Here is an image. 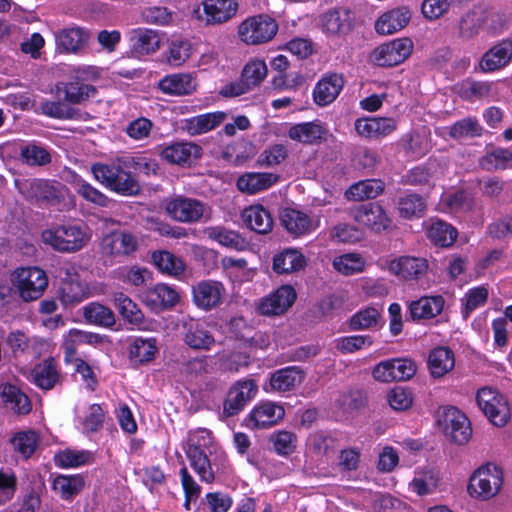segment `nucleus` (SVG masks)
Here are the masks:
<instances>
[{
    "label": "nucleus",
    "instance_id": "nucleus-1",
    "mask_svg": "<svg viewBox=\"0 0 512 512\" xmlns=\"http://www.w3.org/2000/svg\"><path fill=\"white\" fill-rule=\"evenodd\" d=\"M94 179L107 189L123 196H134L140 192L138 180L119 164L97 162L91 165Z\"/></svg>",
    "mask_w": 512,
    "mask_h": 512
},
{
    "label": "nucleus",
    "instance_id": "nucleus-2",
    "mask_svg": "<svg viewBox=\"0 0 512 512\" xmlns=\"http://www.w3.org/2000/svg\"><path fill=\"white\" fill-rule=\"evenodd\" d=\"M210 442L211 433L206 429H198L189 433L184 449L191 468L200 480L206 483H212L215 480V473L208 455Z\"/></svg>",
    "mask_w": 512,
    "mask_h": 512
},
{
    "label": "nucleus",
    "instance_id": "nucleus-3",
    "mask_svg": "<svg viewBox=\"0 0 512 512\" xmlns=\"http://www.w3.org/2000/svg\"><path fill=\"white\" fill-rule=\"evenodd\" d=\"M41 238L59 252L72 253L81 250L90 236L85 225L63 224L44 230Z\"/></svg>",
    "mask_w": 512,
    "mask_h": 512
},
{
    "label": "nucleus",
    "instance_id": "nucleus-4",
    "mask_svg": "<svg viewBox=\"0 0 512 512\" xmlns=\"http://www.w3.org/2000/svg\"><path fill=\"white\" fill-rule=\"evenodd\" d=\"M13 288L24 302L39 299L48 286L46 272L39 267H21L10 277Z\"/></svg>",
    "mask_w": 512,
    "mask_h": 512
},
{
    "label": "nucleus",
    "instance_id": "nucleus-5",
    "mask_svg": "<svg viewBox=\"0 0 512 512\" xmlns=\"http://www.w3.org/2000/svg\"><path fill=\"white\" fill-rule=\"evenodd\" d=\"M503 484L502 470L493 464L478 468L470 478L468 492L472 497L488 500L498 494Z\"/></svg>",
    "mask_w": 512,
    "mask_h": 512
},
{
    "label": "nucleus",
    "instance_id": "nucleus-6",
    "mask_svg": "<svg viewBox=\"0 0 512 512\" xmlns=\"http://www.w3.org/2000/svg\"><path fill=\"white\" fill-rule=\"evenodd\" d=\"M278 23L266 14L248 17L238 26L240 39L248 45H258L272 40L278 32Z\"/></svg>",
    "mask_w": 512,
    "mask_h": 512
},
{
    "label": "nucleus",
    "instance_id": "nucleus-7",
    "mask_svg": "<svg viewBox=\"0 0 512 512\" xmlns=\"http://www.w3.org/2000/svg\"><path fill=\"white\" fill-rule=\"evenodd\" d=\"M437 423L452 442L462 445L471 437L472 429L466 415L454 406H444L438 410Z\"/></svg>",
    "mask_w": 512,
    "mask_h": 512
},
{
    "label": "nucleus",
    "instance_id": "nucleus-8",
    "mask_svg": "<svg viewBox=\"0 0 512 512\" xmlns=\"http://www.w3.org/2000/svg\"><path fill=\"white\" fill-rule=\"evenodd\" d=\"M476 401L489 421L498 427H503L510 418V408L506 398L489 387L478 390Z\"/></svg>",
    "mask_w": 512,
    "mask_h": 512
},
{
    "label": "nucleus",
    "instance_id": "nucleus-9",
    "mask_svg": "<svg viewBox=\"0 0 512 512\" xmlns=\"http://www.w3.org/2000/svg\"><path fill=\"white\" fill-rule=\"evenodd\" d=\"M412 50L413 42L409 38H399L375 48L371 57L378 66H396L404 62Z\"/></svg>",
    "mask_w": 512,
    "mask_h": 512
},
{
    "label": "nucleus",
    "instance_id": "nucleus-10",
    "mask_svg": "<svg viewBox=\"0 0 512 512\" xmlns=\"http://www.w3.org/2000/svg\"><path fill=\"white\" fill-rule=\"evenodd\" d=\"M258 386L253 379L236 381L229 389L224 401L223 414L235 416L256 396Z\"/></svg>",
    "mask_w": 512,
    "mask_h": 512
},
{
    "label": "nucleus",
    "instance_id": "nucleus-11",
    "mask_svg": "<svg viewBox=\"0 0 512 512\" xmlns=\"http://www.w3.org/2000/svg\"><path fill=\"white\" fill-rule=\"evenodd\" d=\"M22 193L39 207H48L59 204L63 200L61 190L48 180L32 179L23 185Z\"/></svg>",
    "mask_w": 512,
    "mask_h": 512
},
{
    "label": "nucleus",
    "instance_id": "nucleus-12",
    "mask_svg": "<svg viewBox=\"0 0 512 512\" xmlns=\"http://www.w3.org/2000/svg\"><path fill=\"white\" fill-rule=\"evenodd\" d=\"M165 209L171 218L182 223L198 222L205 212L200 200L181 195L169 200Z\"/></svg>",
    "mask_w": 512,
    "mask_h": 512
},
{
    "label": "nucleus",
    "instance_id": "nucleus-13",
    "mask_svg": "<svg viewBox=\"0 0 512 512\" xmlns=\"http://www.w3.org/2000/svg\"><path fill=\"white\" fill-rule=\"evenodd\" d=\"M416 364L410 359L382 361L373 369V377L381 382L405 381L416 373Z\"/></svg>",
    "mask_w": 512,
    "mask_h": 512
},
{
    "label": "nucleus",
    "instance_id": "nucleus-14",
    "mask_svg": "<svg viewBox=\"0 0 512 512\" xmlns=\"http://www.w3.org/2000/svg\"><path fill=\"white\" fill-rule=\"evenodd\" d=\"M138 246L134 235L125 231H113L105 235L100 244L102 256L114 259L120 256H126L133 253Z\"/></svg>",
    "mask_w": 512,
    "mask_h": 512
},
{
    "label": "nucleus",
    "instance_id": "nucleus-15",
    "mask_svg": "<svg viewBox=\"0 0 512 512\" xmlns=\"http://www.w3.org/2000/svg\"><path fill=\"white\" fill-rule=\"evenodd\" d=\"M351 215L357 223L366 226L374 232L384 231L391 224V219L378 203L362 204L353 209Z\"/></svg>",
    "mask_w": 512,
    "mask_h": 512
},
{
    "label": "nucleus",
    "instance_id": "nucleus-16",
    "mask_svg": "<svg viewBox=\"0 0 512 512\" xmlns=\"http://www.w3.org/2000/svg\"><path fill=\"white\" fill-rule=\"evenodd\" d=\"M428 261L423 257L400 256L388 264V270L401 280H419L426 275Z\"/></svg>",
    "mask_w": 512,
    "mask_h": 512
},
{
    "label": "nucleus",
    "instance_id": "nucleus-17",
    "mask_svg": "<svg viewBox=\"0 0 512 512\" xmlns=\"http://www.w3.org/2000/svg\"><path fill=\"white\" fill-rule=\"evenodd\" d=\"M183 341L194 350H210L216 339L209 327L203 321L190 319L183 324Z\"/></svg>",
    "mask_w": 512,
    "mask_h": 512
},
{
    "label": "nucleus",
    "instance_id": "nucleus-18",
    "mask_svg": "<svg viewBox=\"0 0 512 512\" xmlns=\"http://www.w3.org/2000/svg\"><path fill=\"white\" fill-rule=\"evenodd\" d=\"M285 416L283 406L265 401L256 405L248 415V426L255 429H268L276 425Z\"/></svg>",
    "mask_w": 512,
    "mask_h": 512
},
{
    "label": "nucleus",
    "instance_id": "nucleus-19",
    "mask_svg": "<svg viewBox=\"0 0 512 512\" xmlns=\"http://www.w3.org/2000/svg\"><path fill=\"white\" fill-rule=\"evenodd\" d=\"M512 61V40L503 39L487 50L479 63L483 72H494L505 68Z\"/></svg>",
    "mask_w": 512,
    "mask_h": 512
},
{
    "label": "nucleus",
    "instance_id": "nucleus-20",
    "mask_svg": "<svg viewBox=\"0 0 512 512\" xmlns=\"http://www.w3.org/2000/svg\"><path fill=\"white\" fill-rule=\"evenodd\" d=\"M489 7L485 5L474 6L462 15L458 22V36L468 41L477 36L489 20Z\"/></svg>",
    "mask_w": 512,
    "mask_h": 512
},
{
    "label": "nucleus",
    "instance_id": "nucleus-21",
    "mask_svg": "<svg viewBox=\"0 0 512 512\" xmlns=\"http://www.w3.org/2000/svg\"><path fill=\"white\" fill-rule=\"evenodd\" d=\"M202 6L206 24L218 25L236 16L239 0H204Z\"/></svg>",
    "mask_w": 512,
    "mask_h": 512
},
{
    "label": "nucleus",
    "instance_id": "nucleus-22",
    "mask_svg": "<svg viewBox=\"0 0 512 512\" xmlns=\"http://www.w3.org/2000/svg\"><path fill=\"white\" fill-rule=\"evenodd\" d=\"M353 12L344 7L331 9L321 16L322 29L329 35H345L352 30Z\"/></svg>",
    "mask_w": 512,
    "mask_h": 512
},
{
    "label": "nucleus",
    "instance_id": "nucleus-23",
    "mask_svg": "<svg viewBox=\"0 0 512 512\" xmlns=\"http://www.w3.org/2000/svg\"><path fill=\"white\" fill-rule=\"evenodd\" d=\"M28 379L42 390H51L62 380L57 361L49 357L36 364Z\"/></svg>",
    "mask_w": 512,
    "mask_h": 512
},
{
    "label": "nucleus",
    "instance_id": "nucleus-24",
    "mask_svg": "<svg viewBox=\"0 0 512 512\" xmlns=\"http://www.w3.org/2000/svg\"><path fill=\"white\" fill-rule=\"evenodd\" d=\"M296 292L290 285H283L266 298L262 299L258 310L262 315H279L292 306Z\"/></svg>",
    "mask_w": 512,
    "mask_h": 512
},
{
    "label": "nucleus",
    "instance_id": "nucleus-25",
    "mask_svg": "<svg viewBox=\"0 0 512 512\" xmlns=\"http://www.w3.org/2000/svg\"><path fill=\"white\" fill-rule=\"evenodd\" d=\"M345 84L342 74L327 73L315 85L313 98L317 105L327 106L340 94Z\"/></svg>",
    "mask_w": 512,
    "mask_h": 512
},
{
    "label": "nucleus",
    "instance_id": "nucleus-26",
    "mask_svg": "<svg viewBox=\"0 0 512 512\" xmlns=\"http://www.w3.org/2000/svg\"><path fill=\"white\" fill-rule=\"evenodd\" d=\"M280 221L287 232L295 237L309 234L318 227V222L309 215L293 208H283Z\"/></svg>",
    "mask_w": 512,
    "mask_h": 512
},
{
    "label": "nucleus",
    "instance_id": "nucleus-27",
    "mask_svg": "<svg viewBox=\"0 0 512 512\" xmlns=\"http://www.w3.org/2000/svg\"><path fill=\"white\" fill-rule=\"evenodd\" d=\"M224 291L221 282L204 280L193 287V299L199 308L210 310L221 303Z\"/></svg>",
    "mask_w": 512,
    "mask_h": 512
},
{
    "label": "nucleus",
    "instance_id": "nucleus-28",
    "mask_svg": "<svg viewBox=\"0 0 512 512\" xmlns=\"http://www.w3.org/2000/svg\"><path fill=\"white\" fill-rule=\"evenodd\" d=\"M410 18L411 13L407 7H398L380 16L375 23V29L381 35H390L403 29Z\"/></svg>",
    "mask_w": 512,
    "mask_h": 512
},
{
    "label": "nucleus",
    "instance_id": "nucleus-29",
    "mask_svg": "<svg viewBox=\"0 0 512 512\" xmlns=\"http://www.w3.org/2000/svg\"><path fill=\"white\" fill-rule=\"evenodd\" d=\"M37 112L59 120H86L87 113L72 107L68 102L45 100L40 103Z\"/></svg>",
    "mask_w": 512,
    "mask_h": 512
},
{
    "label": "nucleus",
    "instance_id": "nucleus-30",
    "mask_svg": "<svg viewBox=\"0 0 512 512\" xmlns=\"http://www.w3.org/2000/svg\"><path fill=\"white\" fill-rule=\"evenodd\" d=\"M196 86L195 79L185 73L170 74L158 82V87L163 93L177 96L191 94Z\"/></svg>",
    "mask_w": 512,
    "mask_h": 512
},
{
    "label": "nucleus",
    "instance_id": "nucleus-31",
    "mask_svg": "<svg viewBox=\"0 0 512 512\" xmlns=\"http://www.w3.org/2000/svg\"><path fill=\"white\" fill-rule=\"evenodd\" d=\"M305 378V372L298 366H289L275 371L270 378L274 391L286 392L300 385Z\"/></svg>",
    "mask_w": 512,
    "mask_h": 512
},
{
    "label": "nucleus",
    "instance_id": "nucleus-32",
    "mask_svg": "<svg viewBox=\"0 0 512 512\" xmlns=\"http://www.w3.org/2000/svg\"><path fill=\"white\" fill-rule=\"evenodd\" d=\"M444 304L445 300L440 295L421 297L410 303V316L413 320L434 318L442 312Z\"/></svg>",
    "mask_w": 512,
    "mask_h": 512
},
{
    "label": "nucleus",
    "instance_id": "nucleus-33",
    "mask_svg": "<svg viewBox=\"0 0 512 512\" xmlns=\"http://www.w3.org/2000/svg\"><path fill=\"white\" fill-rule=\"evenodd\" d=\"M56 90L64 95V100L69 104H81L93 97L97 92L93 85L79 80L60 82L56 85Z\"/></svg>",
    "mask_w": 512,
    "mask_h": 512
},
{
    "label": "nucleus",
    "instance_id": "nucleus-34",
    "mask_svg": "<svg viewBox=\"0 0 512 512\" xmlns=\"http://www.w3.org/2000/svg\"><path fill=\"white\" fill-rule=\"evenodd\" d=\"M242 218L251 230L259 234H267L272 231L273 218L262 205H252L244 209Z\"/></svg>",
    "mask_w": 512,
    "mask_h": 512
},
{
    "label": "nucleus",
    "instance_id": "nucleus-35",
    "mask_svg": "<svg viewBox=\"0 0 512 512\" xmlns=\"http://www.w3.org/2000/svg\"><path fill=\"white\" fill-rule=\"evenodd\" d=\"M179 300L178 293L166 284H157L148 290L144 302L154 310H163L174 306Z\"/></svg>",
    "mask_w": 512,
    "mask_h": 512
},
{
    "label": "nucleus",
    "instance_id": "nucleus-36",
    "mask_svg": "<svg viewBox=\"0 0 512 512\" xmlns=\"http://www.w3.org/2000/svg\"><path fill=\"white\" fill-rule=\"evenodd\" d=\"M455 366L454 353L448 347L434 348L428 357V368L434 378H441Z\"/></svg>",
    "mask_w": 512,
    "mask_h": 512
},
{
    "label": "nucleus",
    "instance_id": "nucleus-37",
    "mask_svg": "<svg viewBox=\"0 0 512 512\" xmlns=\"http://www.w3.org/2000/svg\"><path fill=\"white\" fill-rule=\"evenodd\" d=\"M327 129L320 122H304L292 126L288 136L304 144H314L325 139Z\"/></svg>",
    "mask_w": 512,
    "mask_h": 512
},
{
    "label": "nucleus",
    "instance_id": "nucleus-38",
    "mask_svg": "<svg viewBox=\"0 0 512 512\" xmlns=\"http://www.w3.org/2000/svg\"><path fill=\"white\" fill-rule=\"evenodd\" d=\"M203 233L208 239L233 250L242 251L247 246V242L238 232L223 226L207 227Z\"/></svg>",
    "mask_w": 512,
    "mask_h": 512
},
{
    "label": "nucleus",
    "instance_id": "nucleus-39",
    "mask_svg": "<svg viewBox=\"0 0 512 512\" xmlns=\"http://www.w3.org/2000/svg\"><path fill=\"white\" fill-rule=\"evenodd\" d=\"M277 179L272 173L249 172L238 178L237 187L247 194H256L271 187Z\"/></svg>",
    "mask_w": 512,
    "mask_h": 512
},
{
    "label": "nucleus",
    "instance_id": "nucleus-40",
    "mask_svg": "<svg viewBox=\"0 0 512 512\" xmlns=\"http://www.w3.org/2000/svg\"><path fill=\"white\" fill-rule=\"evenodd\" d=\"M59 295L64 305L74 306L88 297V287L78 276H68L61 283Z\"/></svg>",
    "mask_w": 512,
    "mask_h": 512
},
{
    "label": "nucleus",
    "instance_id": "nucleus-41",
    "mask_svg": "<svg viewBox=\"0 0 512 512\" xmlns=\"http://www.w3.org/2000/svg\"><path fill=\"white\" fill-rule=\"evenodd\" d=\"M226 119V113L224 112H212L201 114L185 120V129L190 135H200L207 133L220 124Z\"/></svg>",
    "mask_w": 512,
    "mask_h": 512
},
{
    "label": "nucleus",
    "instance_id": "nucleus-42",
    "mask_svg": "<svg viewBox=\"0 0 512 512\" xmlns=\"http://www.w3.org/2000/svg\"><path fill=\"white\" fill-rule=\"evenodd\" d=\"M161 156L172 164L182 165L189 163L192 157L198 158L200 147L190 142H176L165 147Z\"/></svg>",
    "mask_w": 512,
    "mask_h": 512
},
{
    "label": "nucleus",
    "instance_id": "nucleus-43",
    "mask_svg": "<svg viewBox=\"0 0 512 512\" xmlns=\"http://www.w3.org/2000/svg\"><path fill=\"white\" fill-rule=\"evenodd\" d=\"M89 34L79 27H70L61 30L56 35V43L66 52H76L88 42Z\"/></svg>",
    "mask_w": 512,
    "mask_h": 512
},
{
    "label": "nucleus",
    "instance_id": "nucleus-44",
    "mask_svg": "<svg viewBox=\"0 0 512 512\" xmlns=\"http://www.w3.org/2000/svg\"><path fill=\"white\" fill-rule=\"evenodd\" d=\"M305 258L296 249H287L273 258V270L278 274H289L303 268Z\"/></svg>",
    "mask_w": 512,
    "mask_h": 512
},
{
    "label": "nucleus",
    "instance_id": "nucleus-45",
    "mask_svg": "<svg viewBox=\"0 0 512 512\" xmlns=\"http://www.w3.org/2000/svg\"><path fill=\"white\" fill-rule=\"evenodd\" d=\"M113 304L120 315L132 325H140L144 321V315L138 305L123 292H114Z\"/></svg>",
    "mask_w": 512,
    "mask_h": 512
},
{
    "label": "nucleus",
    "instance_id": "nucleus-46",
    "mask_svg": "<svg viewBox=\"0 0 512 512\" xmlns=\"http://www.w3.org/2000/svg\"><path fill=\"white\" fill-rule=\"evenodd\" d=\"M384 190V183L379 179L359 181L349 187L345 195L348 199L363 201L376 198Z\"/></svg>",
    "mask_w": 512,
    "mask_h": 512
},
{
    "label": "nucleus",
    "instance_id": "nucleus-47",
    "mask_svg": "<svg viewBox=\"0 0 512 512\" xmlns=\"http://www.w3.org/2000/svg\"><path fill=\"white\" fill-rule=\"evenodd\" d=\"M1 398L11 410L18 414H27L31 410V403L27 395L14 385H3Z\"/></svg>",
    "mask_w": 512,
    "mask_h": 512
},
{
    "label": "nucleus",
    "instance_id": "nucleus-48",
    "mask_svg": "<svg viewBox=\"0 0 512 512\" xmlns=\"http://www.w3.org/2000/svg\"><path fill=\"white\" fill-rule=\"evenodd\" d=\"M40 443V436L34 430L19 431L11 438L14 451L23 459L30 458Z\"/></svg>",
    "mask_w": 512,
    "mask_h": 512
},
{
    "label": "nucleus",
    "instance_id": "nucleus-49",
    "mask_svg": "<svg viewBox=\"0 0 512 512\" xmlns=\"http://www.w3.org/2000/svg\"><path fill=\"white\" fill-rule=\"evenodd\" d=\"M399 215L406 219L421 217L426 209L424 198L416 193L400 196L396 203Z\"/></svg>",
    "mask_w": 512,
    "mask_h": 512
},
{
    "label": "nucleus",
    "instance_id": "nucleus-50",
    "mask_svg": "<svg viewBox=\"0 0 512 512\" xmlns=\"http://www.w3.org/2000/svg\"><path fill=\"white\" fill-rule=\"evenodd\" d=\"M457 235L456 228L442 220L433 221L428 229L429 239L441 247L451 246L455 242Z\"/></svg>",
    "mask_w": 512,
    "mask_h": 512
},
{
    "label": "nucleus",
    "instance_id": "nucleus-51",
    "mask_svg": "<svg viewBox=\"0 0 512 512\" xmlns=\"http://www.w3.org/2000/svg\"><path fill=\"white\" fill-rule=\"evenodd\" d=\"M83 315L85 320L93 325L111 327L115 324L113 311L98 302H92L83 307Z\"/></svg>",
    "mask_w": 512,
    "mask_h": 512
},
{
    "label": "nucleus",
    "instance_id": "nucleus-52",
    "mask_svg": "<svg viewBox=\"0 0 512 512\" xmlns=\"http://www.w3.org/2000/svg\"><path fill=\"white\" fill-rule=\"evenodd\" d=\"M83 487L84 481L80 475H59L52 484L53 490L64 500H69L77 495Z\"/></svg>",
    "mask_w": 512,
    "mask_h": 512
},
{
    "label": "nucleus",
    "instance_id": "nucleus-53",
    "mask_svg": "<svg viewBox=\"0 0 512 512\" xmlns=\"http://www.w3.org/2000/svg\"><path fill=\"white\" fill-rule=\"evenodd\" d=\"M441 204L446 212L456 214L471 211L475 202L466 191L459 190L444 196Z\"/></svg>",
    "mask_w": 512,
    "mask_h": 512
},
{
    "label": "nucleus",
    "instance_id": "nucleus-54",
    "mask_svg": "<svg viewBox=\"0 0 512 512\" xmlns=\"http://www.w3.org/2000/svg\"><path fill=\"white\" fill-rule=\"evenodd\" d=\"M160 39L153 30H139L133 37V51L138 55H148L159 49Z\"/></svg>",
    "mask_w": 512,
    "mask_h": 512
},
{
    "label": "nucleus",
    "instance_id": "nucleus-55",
    "mask_svg": "<svg viewBox=\"0 0 512 512\" xmlns=\"http://www.w3.org/2000/svg\"><path fill=\"white\" fill-rule=\"evenodd\" d=\"M157 351L154 338H136L130 348V359L138 364H143L154 359Z\"/></svg>",
    "mask_w": 512,
    "mask_h": 512
},
{
    "label": "nucleus",
    "instance_id": "nucleus-56",
    "mask_svg": "<svg viewBox=\"0 0 512 512\" xmlns=\"http://www.w3.org/2000/svg\"><path fill=\"white\" fill-rule=\"evenodd\" d=\"M72 184L76 193L86 201L102 207L107 206L109 198L82 177L75 176Z\"/></svg>",
    "mask_w": 512,
    "mask_h": 512
},
{
    "label": "nucleus",
    "instance_id": "nucleus-57",
    "mask_svg": "<svg viewBox=\"0 0 512 512\" xmlns=\"http://www.w3.org/2000/svg\"><path fill=\"white\" fill-rule=\"evenodd\" d=\"M152 259L156 267L163 273L176 276L184 271L182 260L168 251L154 252Z\"/></svg>",
    "mask_w": 512,
    "mask_h": 512
},
{
    "label": "nucleus",
    "instance_id": "nucleus-58",
    "mask_svg": "<svg viewBox=\"0 0 512 512\" xmlns=\"http://www.w3.org/2000/svg\"><path fill=\"white\" fill-rule=\"evenodd\" d=\"M334 268L343 275H353L362 272L365 267V261L361 255L348 253L336 257L333 261Z\"/></svg>",
    "mask_w": 512,
    "mask_h": 512
},
{
    "label": "nucleus",
    "instance_id": "nucleus-59",
    "mask_svg": "<svg viewBox=\"0 0 512 512\" xmlns=\"http://www.w3.org/2000/svg\"><path fill=\"white\" fill-rule=\"evenodd\" d=\"M482 127L476 118L467 117L454 123L449 130V135L454 139L472 138L480 136Z\"/></svg>",
    "mask_w": 512,
    "mask_h": 512
},
{
    "label": "nucleus",
    "instance_id": "nucleus-60",
    "mask_svg": "<svg viewBox=\"0 0 512 512\" xmlns=\"http://www.w3.org/2000/svg\"><path fill=\"white\" fill-rule=\"evenodd\" d=\"M491 84L485 81L465 80L459 85L458 93L461 97L474 100L486 98L490 95Z\"/></svg>",
    "mask_w": 512,
    "mask_h": 512
},
{
    "label": "nucleus",
    "instance_id": "nucleus-61",
    "mask_svg": "<svg viewBox=\"0 0 512 512\" xmlns=\"http://www.w3.org/2000/svg\"><path fill=\"white\" fill-rule=\"evenodd\" d=\"M22 161L29 166H44L51 162L50 153L43 147L30 144L21 148Z\"/></svg>",
    "mask_w": 512,
    "mask_h": 512
},
{
    "label": "nucleus",
    "instance_id": "nucleus-62",
    "mask_svg": "<svg viewBox=\"0 0 512 512\" xmlns=\"http://www.w3.org/2000/svg\"><path fill=\"white\" fill-rule=\"evenodd\" d=\"M512 162V151L508 148H494L482 159L481 164L487 170L505 169Z\"/></svg>",
    "mask_w": 512,
    "mask_h": 512
},
{
    "label": "nucleus",
    "instance_id": "nucleus-63",
    "mask_svg": "<svg viewBox=\"0 0 512 512\" xmlns=\"http://www.w3.org/2000/svg\"><path fill=\"white\" fill-rule=\"evenodd\" d=\"M270 442L278 455H289L296 449L297 437L290 431L282 430L273 433Z\"/></svg>",
    "mask_w": 512,
    "mask_h": 512
},
{
    "label": "nucleus",
    "instance_id": "nucleus-64",
    "mask_svg": "<svg viewBox=\"0 0 512 512\" xmlns=\"http://www.w3.org/2000/svg\"><path fill=\"white\" fill-rule=\"evenodd\" d=\"M380 313L377 309L369 307L354 314L349 322L351 330L359 331L377 326Z\"/></svg>",
    "mask_w": 512,
    "mask_h": 512
}]
</instances>
